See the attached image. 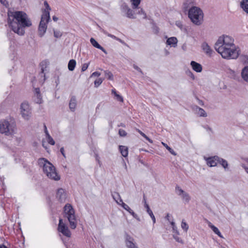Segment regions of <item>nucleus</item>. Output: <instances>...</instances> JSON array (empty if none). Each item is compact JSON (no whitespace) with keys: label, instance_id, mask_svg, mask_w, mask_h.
I'll return each instance as SVG.
<instances>
[{"label":"nucleus","instance_id":"f257e3e1","mask_svg":"<svg viewBox=\"0 0 248 248\" xmlns=\"http://www.w3.org/2000/svg\"><path fill=\"white\" fill-rule=\"evenodd\" d=\"M233 42V39L230 36L222 35L215 43V48L224 59H236L239 54Z\"/></svg>","mask_w":248,"mask_h":248},{"label":"nucleus","instance_id":"f03ea898","mask_svg":"<svg viewBox=\"0 0 248 248\" xmlns=\"http://www.w3.org/2000/svg\"><path fill=\"white\" fill-rule=\"evenodd\" d=\"M8 23L12 30L19 35L25 33L24 28L30 27L32 23L27 15L22 11L8 13Z\"/></svg>","mask_w":248,"mask_h":248},{"label":"nucleus","instance_id":"7ed1b4c3","mask_svg":"<svg viewBox=\"0 0 248 248\" xmlns=\"http://www.w3.org/2000/svg\"><path fill=\"white\" fill-rule=\"evenodd\" d=\"M38 163L40 167H43V171L48 178L55 181L60 179V176L56 172L55 167L47 160L44 158H39Z\"/></svg>","mask_w":248,"mask_h":248},{"label":"nucleus","instance_id":"20e7f679","mask_svg":"<svg viewBox=\"0 0 248 248\" xmlns=\"http://www.w3.org/2000/svg\"><path fill=\"white\" fill-rule=\"evenodd\" d=\"M16 124L13 119L3 120L0 122V133L6 136H12L15 133Z\"/></svg>","mask_w":248,"mask_h":248},{"label":"nucleus","instance_id":"39448f33","mask_svg":"<svg viewBox=\"0 0 248 248\" xmlns=\"http://www.w3.org/2000/svg\"><path fill=\"white\" fill-rule=\"evenodd\" d=\"M188 16L193 23L196 25H200L202 23L203 14L200 8L192 6L188 10Z\"/></svg>","mask_w":248,"mask_h":248},{"label":"nucleus","instance_id":"423d86ee","mask_svg":"<svg viewBox=\"0 0 248 248\" xmlns=\"http://www.w3.org/2000/svg\"><path fill=\"white\" fill-rule=\"evenodd\" d=\"M63 211L64 217L69 221L71 228L75 229L77 227V220L72 206L70 204H66L63 208Z\"/></svg>","mask_w":248,"mask_h":248},{"label":"nucleus","instance_id":"0eeeda50","mask_svg":"<svg viewBox=\"0 0 248 248\" xmlns=\"http://www.w3.org/2000/svg\"><path fill=\"white\" fill-rule=\"evenodd\" d=\"M112 196L116 202L121 205L125 210L128 212L132 216L136 218L138 217L137 215L129 207L128 205L124 203L121 199L120 195L117 192L112 194Z\"/></svg>","mask_w":248,"mask_h":248},{"label":"nucleus","instance_id":"6e6552de","mask_svg":"<svg viewBox=\"0 0 248 248\" xmlns=\"http://www.w3.org/2000/svg\"><path fill=\"white\" fill-rule=\"evenodd\" d=\"M21 114L25 120H29L31 116V109L27 102H23L20 106Z\"/></svg>","mask_w":248,"mask_h":248},{"label":"nucleus","instance_id":"1a4fd4ad","mask_svg":"<svg viewBox=\"0 0 248 248\" xmlns=\"http://www.w3.org/2000/svg\"><path fill=\"white\" fill-rule=\"evenodd\" d=\"M50 20L47 18L41 16V21L38 27V35L42 37L44 36L47 29V23Z\"/></svg>","mask_w":248,"mask_h":248},{"label":"nucleus","instance_id":"9d476101","mask_svg":"<svg viewBox=\"0 0 248 248\" xmlns=\"http://www.w3.org/2000/svg\"><path fill=\"white\" fill-rule=\"evenodd\" d=\"M58 230L59 232L62 233L64 236L68 237H70L71 232L68 227L63 223L62 219V218H60L59 219Z\"/></svg>","mask_w":248,"mask_h":248},{"label":"nucleus","instance_id":"9b49d317","mask_svg":"<svg viewBox=\"0 0 248 248\" xmlns=\"http://www.w3.org/2000/svg\"><path fill=\"white\" fill-rule=\"evenodd\" d=\"M56 197L60 202H64L67 198V194L65 190L62 188H58L57 190Z\"/></svg>","mask_w":248,"mask_h":248},{"label":"nucleus","instance_id":"f8f14e48","mask_svg":"<svg viewBox=\"0 0 248 248\" xmlns=\"http://www.w3.org/2000/svg\"><path fill=\"white\" fill-rule=\"evenodd\" d=\"M219 157L217 155L211 156L206 159V163L209 167H215L219 161Z\"/></svg>","mask_w":248,"mask_h":248},{"label":"nucleus","instance_id":"ddd939ff","mask_svg":"<svg viewBox=\"0 0 248 248\" xmlns=\"http://www.w3.org/2000/svg\"><path fill=\"white\" fill-rule=\"evenodd\" d=\"M125 244L127 248H139L136 244L134 242V239L129 235H127Z\"/></svg>","mask_w":248,"mask_h":248},{"label":"nucleus","instance_id":"4468645a","mask_svg":"<svg viewBox=\"0 0 248 248\" xmlns=\"http://www.w3.org/2000/svg\"><path fill=\"white\" fill-rule=\"evenodd\" d=\"M192 109L193 110L195 111L200 117H206L207 116V113L205 110L198 106L195 105L193 106Z\"/></svg>","mask_w":248,"mask_h":248},{"label":"nucleus","instance_id":"2eb2a0df","mask_svg":"<svg viewBox=\"0 0 248 248\" xmlns=\"http://www.w3.org/2000/svg\"><path fill=\"white\" fill-rule=\"evenodd\" d=\"M44 6L46 9L43 11L42 16L50 19L49 11L51 10V8L46 1H44Z\"/></svg>","mask_w":248,"mask_h":248},{"label":"nucleus","instance_id":"dca6fc26","mask_svg":"<svg viewBox=\"0 0 248 248\" xmlns=\"http://www.w3.org/2000/svg\"><path fill=\"white\" fill-rule=\"evenodd\" d=\"M190 65L193 69L195 72L200 73L202 71V65L195 61H191L190 62Z\"/></svg>","mask_w":248,"mask_h":248},{"label":"nucleus","instance_id":"f3484780","mask_svg":"<svg viewBox=\"0 0 248 248\" xmlns=\"http://www.w3.org/2000/svg\"><path fill=\"white\" fill-rule=\"evenodd\" d=\"M77 106V99L76 97L75 96H73L71 97L69 104V108L72 111H74Z\"/></svg>","mask_w":248,"mask_h":248},{"label":"nucleus","instance_id":"a211bd4d","mask_svg":"<svg viewBox=\"0 0 248 248\" xmlns=\"http://www.w3.org/2000/svg\"><path fill=\"white\" fill-rule=\"evenodd\" d=\"M34 96L36 98L35 100L37 103H41L42 96L40 93V89L39 88L34 89Z\"/></svg>","mask_w":248,"mask_h":248},{"label":"nucleus","instance_id":"6ab92c4d","mask_svg":"<svg viewBox=\"0 0 248 248\" xmlns=\"http://www.w3.org/2000/svg\"><path fill=\"white\" fill-rule=\"evenodd\" d=\"M90 42L94 47L101 50L105 53H107L106 50L101 46L93 38L90 39Z\"/></svg>","mask_w":248,"mask_h":248},{"label":"nucleus","instance_id":"aec40b11","mask_svg":"<svg viewBox=\"0 0 248 248\" xmlns=\"http://www.w3.org/2000/svg\"><path fill=\"white\" fill-rule=\"evenodd\" d=\"M202 47L206 54L208 55H211L212 54L213 51L207 43H203L202 45Z\"/></svg>","mask_w":248,"mask_h":248},{"label":"nucleus","instance_id":"412c9836","mask_svg":"<svg viewBox=\"0 0 248 248\" xmlns=\"http://www.w3.org/2000/svg\"><path fill=\"white\" fill-rule=\"evenodd\" d=\"M208 226L213 230V231L219 237L223 238L222 235L217 227L213 225L210 222H208Z\"/></svg>","mask_w":248,"mask_h":248},{"label":"nucleus","instance_id":"4be33fe9","mask_svg":"<svg viewBox=\"0 0 248 248\" xmlns=\"http://www.w3.org/2000/svg\"><path fill=\"white\" fill-rule=\"evenodd\" d=\"M119 151L121 152V155L124 157H126L128 155V148L125 146L120 145L119 146Z\"/></svg>","mask_w":248,"mask_h":248},{"label":"nucleus","instance_id":"5701e85b","mask_svg":"<svg viewBox=\"0 0 248 248\" xmlns=\"http://www.w3.org/2000/svg\"><path fill=\"white\" fill-rule=\"evenodd\" d=\"M241 76L242 78L248 83V66H245L242 70Z\"/></svg>","mask_w":248,"mask_h":248},{"label":"nucleus","instance_id":"b1692460","mask_svg":"<svg viewBox=\"0 0 248 248\" xmlns=\"http://www.w3.org/2000/svg\"><path fill=\"white\" fill-rule=\"evenodd\" d=\"M241 8L248 14V0H242L240 2Z\"/></svg>","mask_w":248,"mask_h":248},{"label":"nucleus","instance_id":"393cba45","mask_svg":"<svg viewBox=\"0 0 248 248\" xmlns=\"http://www.w3.org/2000/svg\"><path fill=\"white\" fill-rule=\"evenodd\" d=\"M145 208L146 209V211L148 213V214L149 215L150 217H151L153 223L155 224V217L152 211V210L150 209V207L148 204H145Z\"/></svg>","mask_w":248,"mask_h":248},{"label":"nucleus","instance_id":"a878e982","mask_svg":"<svg viewBox=\"0 0 248 248\" xmlns=\"http://www.w3.org/2000/svg\"><path fill=\"white\" fill-rule=\"evenodd\" d=\"M177 43V39L175 37H171L168 38L167 40V44L170 46H173Z\"/></svg>","mask_w":248,"mask_h":248},{"label":"nucleus","instance_id":"bb28decb","mask_svg":"<svg viewBox=\"0 0 248 248\" xmlns=\"http://www.w3.org/2000/svg\"><path fill=\"white\" fill-rule=\"evenodd\" d=\"M76 65V62L75 60H70L68 64V68L69 71H72L74 70Z\"/></svg>","mask_w":248,"mask_h":248},{"label":"nucleus","instance_id":"cd10ccee","mask_svg":"<svg viewBox=\"0 0 248 248\" xmlns=\"http://www.w3.org/2000/svg\"><path fill=\"white\" fill-rule=\"evenodd\" d=\"M125 15L126 16V17L129 18L134 19L136 18L135 16H134V13L133 11L130 8H129L127 10Z\"/></svg>","mask_w":248,"mask_h":248},{"label":"nucleus","instance_id":"c85d7f7f","mask_svg":"<svg viewBox=\"0 0 248 248\" xmlns=\"http://www.w3.org/2000/svg\"><path fill=\"white\" fill-rule=\"evenodd\" d=\"M218 164H220L225 169L228 168V163L225 159L219 157Z\"/></svg>","mask_w":248,"mask_h":248},{"label":"nucleus","instance_id":"c756f323","mask_svg":"<svg viewBox=\"0 0 248 248\" xmlns=\"http://www.w3.org/2000/svg\"><path fill=\"white\" fill-rule=\"evenodd\" d=\"M181 197L182 200L186 203H188L190 200V197L189 195L186 192H185Z\"/></svg>","mask_w":248,"mask_h":248},{"label":"nucleus","instance_id":"7c9ffc66","mask_svg":"<svg viewBox=\"0 0 248 248\" xmlns=\"http://www.w3.org/2000/svg\"><path fill=\"white\" fill-rule=\"evenodd\" d=\"M141 0H131L133 9L138 8V6L140 3Z\"/></svg>","mask_w":248,"mask_h":248},{"label":"nucleus","instance_id":"2f4dec72","mask_svg":"<svg viewBox=\"0 0 248 248\" xmlns=\"http://www.w3.org/2000/svg\"><path fill=\"white\" fill-rule=\"evenodd\" d=\"M111 92H112V93L114 94V95L116 96V99L118 101L121 102H123L124 99H123V97L121 95L117 94V93H116V91L115 89L112 90Z\"/></svg>","mask_w":248,"mask_h":248},{"label":"nucleus","instance_id":"473e14b6","mask_svg":"<svg viewBox=\"0 0 248 248\" xmlns=\"http://www.w3.org/2000/svg\"><path fill=\"white\" fill-rule=\"evenodd\" d=\"M175 191L177 194L179 196H181L183 193L185 192L183 190L180 186H177L175 187Z\"/></svg>","mask_w":248,"mask_h":248},{"label":"nucleus","instance_id":"72a5a7b5","mask_svg":"<svg viewBox=\"0 0 248 248\" xmlns=\"http://www.w3.org/2000/svg\"><path fill=\"white\" fill-rule=\"evenodd\" d=\"M129 8V7L126 3H124L121 6V10L122 13L125 14Z\"/></svg>","mask_w":248,"mask_h":248},{"label":"nucleus","instance_id":"f704fd0d","mask_svg":"<svg viewBox=\"0 0 248 248\" xmlns=\"http://www.w3.org/2000/svg\"><path fill=\"white\" fill-rule=\"evenodd\" d=\"M105 76L108 78L109 80H112L113 76L112 73L108 70L104 71Z\"/></svg>","mask_w":248,"mask_h":248},{"label":"nucleus","instance_id":"c9c22d12","mask_svg":"<svg viewBox=\"0 0 248 248\" xmlns=\"http://www.w3.org/2000/svg\"><path fill=\"white\" fill-rule=\"evenodd\" d=\"M181 227L185 232H187L188 229V225L184 220L182 221Z\"/></svg>","mask_w":248,"mask_h":248},{"label":"nucleus","instance_id":"e433bc0d","mask_svg":"<svg viewBox=\"0 0 248 248\" xmlns=\"http://www.w3.org/2000/svg\"><path fill=\"white\" fill-rule=\"evenodd\" d=\"M103 32H104L105 34H106L108 36L110 37H111V38H113V39H115V40H118V41H120V42H122V40H121L120 39L118 38V37H116V36H115V35H112V34H110V33H108L107 31H103Z\"/></svg>","mask_w":248,"mask_h":248},{"label":"nucleus","instance_id":"4c0bfd02","mask_svg":"<svg viewBox=\"0 0 248 248\" xmlns=\"http://www.w3.org/2000/svg\"><path fill=\"white\" fill-rule=\"evenodd\" d=\"M163 145L166 148V149L171 153L172 155H176L175 152L174 150L169 146L167 144L162 142Z\"/></svg>","mask_w":248,"mask_h":248},{"label":"nucleus","instance_id":"58836bf2","mask_svg":"<svg viewBox=\"0 0 248 248\" xmlns=\"http://www.w3.org/2000/svg\"><path fill=\"white\" fill-rule=\"evenodd\" d=\"M54 36L56 38H60L62 35V33L59 30H53Z\"/></svg>","mask_w":248,"mask_h":248},{"label":"nucleus","instance_id":"ea45409f","mask_svg":"<svg viewBox=\"0 0 248 248\" xmlns=\"http://www.w3.org/2000/svg\"><path fill=\"white\" fill-rule=\"evenodd\" d=\"M103 82V79L101 78H98L94 81V86L98 87Z\"/></svg>","mask_w":248,"mask_h":248},{"label":"nucleus","instance_id":"a19ab883","mask_svg":"<svg viewBox=\"0 0 248 248\" xmlns=\"http://www.w3.org/2000/svg\"><path fill=\"white\" fill-rule=\"evenodd\" d=\"M137 14L139 15H142L143 16V18L146 19V14L145 13V11L143 10L142 8H140V10H139Z\"/></svg>","mask_w":248,"mask_h":248},{"label":"nucleus","instance_id":"79ce46f5","mask_svg":"<svg viewBox=\"0 0 248 248\" xmlns=\"http://www.w3.org/2000/svg\"><path fill=\"white\" fill-rule=\"evenodd\" d=\"M119 134L121 137H125L127 135L126 131L122 129H120L119 130Z\"/></svg>","mask_w":248,"mask_h":248},{"label":"nucleus","instance_id":"37998d69","mask_svg":"<svg viewBox=\"0 0 248 248\" xmlns=\"http://www.w3.org/2000/svg\"><path fill=\"white\" fill-rule=\"evenodd\" d=\"M46 140L49 144L52 145H54L55 144V141L51 137H49V138L47 139Z\"/></svg>","mask_w":248,"mask_h":248},{"label":"nucleus","instance_id":"c03bdc74","mask_svg":"<svg viewBox=\"0 0 248 248\" xmlns=\"http://www.w3.org/2000/svg\"><path fill=\"white\" fill-rule=\"evenodd\" d=\"M89 64H90V63H84L82 65L81 71L82 72H84V71H86L87 69V68H88Z\"/></svg>","mask_w":248,"mask_h":248},{"label":"nucleus","instance_id":"a18cd8bd","mask_svg":"<svg viewBox=\"0 0 248 248\" xmlns=\"http://www.w3.org/2000/svg\"><path fill=\"white\" fill-rule=\"evenodd\" d=\"M0 3L5 7L9 6V2L7 0H0Z\"/></svg>","mask_w":248,"mask_h":248},{"label":"nucleus","instance_id":"49530a36","mask_svg":"<svg viewBox=\"0 0 248 248\" xmlns=\"http://www.w3.org/2000/svg\"><path fill=\"white\" fill-rule=\"evenodd\" d=\"M173 238L177 242L179 243H183L182 239L179 237H178L177 234H174Z\"/></svg>","mask_w":248,"mask_h":248},{"label":"nucleus","instance_id":"de8ad7c7","mask_svg":"<svg viewBox=\"0 0 248 248\" xmlns=\"http://www.w3.org/2000/svg\"><path fill=\"white\" fill-rule=\"evenodd\" d=\"M101 75V74L98 72H93L91 76V77H99Z\"/></svg>","mask_w":248,"mask_h":248},{"label":"nucleus","instance_id":"09e8293b","mask_svg":"<svg viewBox=\"0 0 248 248\" xmlns=\"http://www.w3.org/2000/svg\"><path fill=\"white\" fill-rule=\"evenodd\" d=\"M172 230H173V232L174 233H175L176 234L179 235V232L177 230V227L175 226L172 227Z\"/></svg>","mask_w":248,"mask_h":248},{"label":"nucleus","instance_id":"8fccbe9b","mask_svg":"<svg viewBox=\"0 0 248 248\" xmlns=\"http://www.w3.org/2000/svg\"><path fill=\"white\" fill-rule=\"evenodd\" d=\"M241 166L245 170V171L248 174V167H247L244 164H242Z\"/></svg>","mask_w":248,"mask_h":248},{"label":"nucleus","instance_id":"3c124183","mask_svg":"<svg viewBox=\"0 0 248 248\" xmlns=\"http://www.w3.org/2000/svg\"><path fill=\"white\" fill-rule=\"evenodd\" d=\"M203 127L207 130V131H211L212 133H213V131H212V128L209 126H208V125H206L205 126H203Z\"/></svg>","mask_w":248,"mask_h":248},{"label":"nucleus","instance_id":"603ef678","mask_svg":"<svg viewBox=\"0 0 248 248\" xmlns=\"http://www.w3.org/2000/svg\"><path fill=\"white\" fill-rule=\"evenodd\" d=\"M133 67L135 69L137 70V71H138L139 72H140V73H142V70H141V69L140 68H139L138 66L134 64L133 65Z\"/></svg>","mask_w":248,"mask_h":248},{"label":"nucleus","instance_id":"864d4df0","mask_svg":"<svg viewBox=\"0 0 248 248\" xmlns=\"http://www.w3.org/2000/svg\"><path fill=\"white\" fill-rule=\"evenodd\" d=\"M60 152H61V154L63 156V157L64 158H66V156H65V154L64 153V148L63 147H62L60 149Z\"/></svg>","mask_w":248,"mask_h":248},{"label":"nucleus","instance_id":"5fc2aeb1","mask_svg":"<svg viewBox=\"0 0 248 248\" xmlns=\"http://www.w3.org/2000/svg\"><path fill=\"white\" fill-rule=\"evenodd\" d=\"M176 25H177L179 28H180V29H182V28L183 25H182V24L181 22H176Z\"/></svg>","mask_w":248,"mask_h":248},{"label":"nucleus","instance_id":"6e6d98bb","mask_svg":"<svg viewBox=\"0 0 248 248\" xmlns=\"http://www.w3.org/2000/svg\"><path fill=\"white\" fill-rule=\"evenodd\" d=\"M197 99L198 100V102H199V104L201 105V106H203L204 105V103H203V102L202 100H200L197 97Z\"/></svg>","mask_w":248,"mask_h":248},{"label":"nucleus","instance_id":"4d7b16f0","mask_svg":"<svg viewBox=\"0 0 248 248\" xmlns=\"http://www.w3.org/2000/svg\"><path fill=\"white\" fill-rule=\"evenodd\" d=\"M95 157L96 160L98 162V163H100L99 157L97 154H95Z\"/></svg>","mask_w":248,"mask_h":248},{"label":"nucleus","instance_id":"13d9d810","mask_svg":"<svg viewBox=\"0 0 248 248\" xmlns=\"http://www.w3.org/2000/svg\"><path fill=\"white\" fill-rule=\"evenodd\" d=\"M139 133L145 139L147 138V136L144 133H143L142 132H141L140 131H139Z\"/></svg>","mask_w":248,"mask_h":248},{"label":"nucleus","instance_id":"bf43d9fd","mask_svg":"<svg viewBox=\"0 0 248 248\" xmlns=\"http://www.w3.org/2000/svg\"><path fill=\"white\" fill-rule=\"evenodd\" d=\"M144 203V207L145 208V204H147L146 200V198L145 195H143V200Z\"/></svg>","mask_w":248,"mask_h":248},{"label":"nucleus","instance_id":"052dcab7","mask_svg":"<svg viewBox=\"0 0 248 248\" xmlns=\"http://www.w3.org/2000/svg\"><path fill=\"white\" fill-rule=\"evenodd\" d=\"M188 1H186L184 3V6L185 9L187 8L188 6H187V4L188 3Z\"/></svg>","mask_w":248,"mask_h":248},{"label":"nucleus","instance_id":"680f3d73","mask_svg":"<svg viewBox=\"0 0 248 248\" xmlns=\"http://www.w3.org/2000/svg\"><path fill=\"white\" fill-rule=\"evenodd\" d=\"M44 131H45V134L48 133L46 125L45 124H44Z\"/></svg>","mask_w":248,"mask_h":248},{"label":"nucleus","instance_id":"e2e57ef3","mask_svg":"<svg viewBox=\"0 0 248 248\" xmlns=\"http://www.w3.org/2000/svg\"><path fill=\"white\" fill-rule=\"evenodd\" d=\"M165 218L168 220L169 221H170V215L169 214H167L166 216L165 217Z\"/></svg>","mask_w":248,"mask_h":248},{"label":"nucleus","instance_id":"0e129e2a","mask_svg":"<svg viewBox=\"0 0 248 248\" xmlns=\"http://www.w3.org/2000/svg\"><path fill=\"white\" fill-rule=\"evenodd\" d=\"M118 126L119 127L122 126V127H125V124H124L122 123H121L119 124H118Z\"/></svg>","mask_w":248,"mask_h":248},{"label":"nucleus","instance_id":"69168bd1","mask_svg":"<svg viewBox=\"0 0 248 248\" xmlns=\"http://www.w3.org/2000/svg\"><path fill=\"white\" fill-rule=\"evenodd\" d=\"M146 140H148L150 143H153V140L150 139L149 137H148L147 136V138H145Z\"/></svg>","mask_w":248,"mask_h":248},{"label":"nucleus","instance_id":"338daca9","mask_svg":"<svg viewBox=\"0 0 248 248\" xmlns=\"http://www.w3.org/2000/svg\"><path fill=\"white\" fill-rule=\"evenodd\" d=\"M52 18L54 21H57L58 20V18L57 17H56V16H53L52 17Z\"/></svg>","mask_w":248,"mask_h":248},{"label":"nucleus","instance_id":"774afa93","mask_svg":"<svg viewBox=\"0 0 248 248\" xmlns=\"http://www.w3.org/2000/svg\"><path fill=\"white\" fill-rule=\"evenodd\" d=\"M0 248H8L7 247L4 246V245H2L0 246Z\"/></svg>","mask_w":248,"mask_h":248}]
</instances>
